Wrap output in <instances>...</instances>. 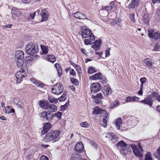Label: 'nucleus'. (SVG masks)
<instances>
[{"label":"nucleus","mask_w":160,"mask_h":160,"mask_svg":"<svg viewBox=\"0 0 160 160\" xmlns=\"http://www.w3.org/2000/svg\"><path fill=\"white\" fill-rule=\"evenodd\" d=\"M48 111L46 112V111H44V112H42V113H41V116L43 118H46V116H47V113H48Z\"/></svg>","instance_id":"51"},{"label":"nucleus","mask_w":160,"mask_h":160,"mask_svg":"<svg viewBox=\"0 0 160 160\" xmlns=\"http://www.w3.org/2000/svg\"><path fill=\"white\" fill-rule=\"evenodd\" d=\"M142 88L143 87H141L140 88V90L138 91V94L139 95H142L143 94V91H142Z\"/></svg>","instance_id":"59"},{"label":"nucleus","mask_w":160,"mask_h":160,"mask_svg":"<svg viewBox=\"0 0 160 160\" xmlns=\"http://www.w3.org/2000/svg\"><path fill=\"white\" fill-rule=\"evenodd\" d=\"M139 99V98L136 96L128 97L125 98V100L127 102H130L134 101H138Z\"/></svg>","instance_id":"24"},{"label":"nucleus","mask_w":160,"mask_h":160,"mask_svg":"<svg viewBox=\"0 0 160 160\" xmlns=\"http://www.w3.org/2000/svg\"><path fill=\"white\" fill-rule=\"evenodd\" d=\"M89 78L91 80L100 79H101V73L98 72L90 76Z\"/></svg>","instance_id":"26"},{"label":"nucleus","mask_w":160,"mask_h":160,"mask_svg":"<svg viewBox=\"0 0 160 160\" xmlns=\"http://www.w3.org/2000/svg\"><path fill=\"white\" fill-rule=\"evenodd\" d=\"M146 78L145 77H143L142 78H141L140 79V80L141 83V86H140L141 87H143V84L146 82Z\"/></svg>","instance_id":"46"},{"label":"nucleus","mask_w":160,"mask_h":160,"mask_svg":"<svg viewBox=\"0 0 160 160\" xmlns=\"http://www.w3.org/2000/svg\"><path fill=\"white\" fill-rule=\"evenodd\" d=\"M26 52L28 55L33 54L38 52V45L35 43H29L25 47Z\"/></svg>","instance_id":"3"},{"label":"nucleus","mask_w":160,"mask_h":160,"mask_svg":"<svg viewBox=\"0 0 160 160\" xmlns=\"http://www.w3.org/2000/svg\"><path fill=\"white\" fill-rule=\"evenodd\" d=\"M40 160H48V158L47 156L42 155L40 158Z\"/></svg>","instance_id":"57"},{"label":"nucleus","mask_w":160,"mask_h":160,"mask_svg":"<svg viewBox=\"0 0 160 160\" xmlns=\"http://www.w3.org/2000/svg\"><path fill=\"white\" fill-rule=\"evenodd\" d=\"M140 102L142 103L147 104L150 107H151L152 104V101L151 96L149 95H148L146 98L144 100H141Z\"/></svg>","instance_id":"15"},{"label":"nucleus","mask_w":160,"mask_h":160,"mask_svg":"<svg viewBox=\"0 0 160 160\" xmlns=\"http://www.w3.org/2000/svg\"><path fill=\"white\" fill-rule=\"evenodd\" d=\"M80 125L81 127L84 128H88L90 126L89 124L86 122L80 123Z\"/></svg>","instance_id":"40"},{"label":"nucleus","mask_w":160,"mask_h":160,"mask_svg":"<svg viewBox=\"0 0 160 160\" xmlns=\"http://www.w3.org/2000/svg\"><path fill=\"white\" fill-rule=\"evenodd\" d=\"M69 88L73 91L75 90V86L73 85L70 86H69Z\"/></svg>","instance_id":"63"},{"label":"nucleus","mask_w":160,"mask_h":160,"mask_svg":"<svg viewBox=\"0 0 160 160\" xmlns=\"http://www.w3.org/2000/svg\"><path fill=\"white\" fill-rule=\"evenodd\" d=\"M30 80L32 83L35 84L38 87L42 88L44 86L43 83H41L39 81L36 79L34 78H31Z\"/></svg>","instance_id":"20"},{"label":"nucleus","mask_w":160,"mask_h":160,"mask_svg":"<svg viewBox=\"0 0 160 160\" xmlns=\"http://www.w3.org/2000/svg\"><path fill=\"white\" fill-rule=\"evenodd\" d=\"M143 22L145 24H148L149 21V18L148 13H145L143 16Z\"/></svg>","instance_id":"30"},{"label":"nucleus","mask_w":160,"mask_h":160,"mask_svg":"<svg viewBox=\"0 0 160 160\" xmlns=\"http://www.w3.org/2000/svg\"><path fill=\"white\" fill-rule=\"evenodd\" d=\"M73 16L75 18L79 19L87 18L86 17L85 15L79 12H77L74 13Z\"/></svg>","instance_id":"21"},{"label":"nucleus","mask_w":160,"mask_h":160,"mask_svg":"<svg viewBox=\"0 0 160 160\" xmlns=\"http://www.w3.org/2000/svg\"><path fill=\"white\" fill-rule=\"evenodd\" d=\"M92 41L90 39V38L88 39H85L84 40V43L85 45H88L91 43V41Z\"/></svg>","instance_id":"48"},{"label":"nucleus","mask_w":160,"mask_h":160,"mask_svg":"<svg viewBox=\"0 0 160 160\" xmlns=\"http://www.w3.org/2000/svg\"><path fill=\"white\" fill-rule=\"evenodd\" d=\"M154 49L155 51H158L159 48V45L158 43H156L154 45Z\"/></svg>","instance_id":"50"},{"label":"nucleus","mask_w":160,"mask_h":160,"mask_svg":"<svg viewBox=\"0 0 160 160\" xmlns=\"http://www.w3.org/2000/svg\"><path fill=\"white\" fill-rule=\"evenodd\" d=\"M145 160H152V159L149 155L147 154L145 156Z\"/></svg>","instance_id":"58"},{"label":"nucleus","mask_w":160,"mask_h":160,"mask_svg":"<svg viewBox=\"0 0 160 160\" xmlns=\"http://www.w3.org/2000/svg\"><path fill=\"white\" fill-rule=\"evenodd\" d=\"M101 86L99 83H92L90 87V91L92 93H96L101 90Z\"/></svg>","instance_id":"8"},{"label":"nucleus","mask_w":160,"mask_h":160,"mask_svg":"<svg viewBox=\"0 0 160 160\" xmlns=\"http://www.w3.org/2000/svg\"><path fill=\"white\" fill-rule=\"evenodd\" d=\"M12 24H8V25H4L3 26V28H11L12 27Z\"/></svg>","instance_id":"60"},{"label":"nucleus","mask_w":160,"mask_h":160,"mask_svg":"<svg viewBox=\"0 0 160 160\" xmlns=\"http://www.w3.org/2000/svg\"><path fill=\"white\" fill-rule=\"evenodd\" d=\"M39 105L41 108L48 110L49 103L47 100H41L39 101Z\"/></svg>","instance_id":"13"},{"label":"nucleus","mask_w":160,"mask_h":160,"mask_svg":"<svg viewBox=\"0 0 160 160\" xmlns=\"http://www.w3.org/2000/svg\"><path fill=\"white\" fill-rule=\"evenodd\" d=\"M90 30L87 28H85L82 30L81 35L83 38H86L90 37V39L92 41H94L95 38L92 33L91 32Z\"/></svg>","instance_id":"6"},{"label":"nucleus","mask_w":160,"mask_h":160,"mask_svg":"<svg viewBox=\"0 0 160 160\" xmlns=\"http://www.w3.org/2000/svg\"><path fill=\"white\" fill-rule=\"evenodd\" d=\"M26 76L23 69L22 68L16 73V80L17 83H19L22 81L23 78Z\"/></svg>","instance_id":"7"},{"label":"nucleus","mask_w":160,"mask_h":160,"mask_svg":"<svg viewBox=\"0 0 160 160\" xmlns=\"http://www.w3.org/2000/svg\"><path fill=\"white\" fill-rule=\"evenodd\" d=\"M42 50V54H46L48 52V47L42 45H40Z\"/></svg>","instance_id":"32"},{"label":"nucleus","mask_w":160,"mask_h":160,"mask_svg":"<svg viewBox=\"0 0 160 160\" xmlns=\"http://www.w3.org/2000/svg\"><path fill=\"white\" fill-rule=\"evenodd\" d=\"M70 74L71 75L73 76L76 75V73L75 71L73 69H71L69 71Z\"/></svg>","instance_id":"55"},{"label":"nucleus","mask_w":160,"mask_h":160,"mask_svg":"<svg viewBox=\"0 0 160 160\" xmlns=\"http://www.w3.org/2000/svg\"><path fill=\"white\" fill-rule=\"evenodd\" d=\"M113 105L114 106H116L117 105H119V102L118 101L116 100V101H114L113 102Z\"/></svg>","instance_id":"64"},{"label":"nucleus","mask_w":160,"mask_h":160,"mask_svg":"<svg viewBox=\"0 0 160 160\" xmlns=\"http://www.w3.org/2000/svg\"><path fill=\"white\" fill-rule=\"evenodd\" d=\"M52 125L49 122H47L44 123L43 127V130L41 133L42 134L46 133L52 127Z\"/></svg>","instance_id":"14"},{"label":"nucleus","mask_w":160,"mask_h":160,"mask_svg":"<svg viewBox=\"0 0 160 160\" xmlns=\"http://www.w3.org/2000/svg\"><path fill=\"white\" fill-rule=\"evenodd\" d=\"M67 95V93L66 92H64L62 96L58 98V100L60 102H63L65 100L66 98V96Z\"/></svg>","instance_id":"38"},{"label":"nucleus","mask_w":160,"mask_h":160,"mask_svg":"<svg viewBox=\"0 0 160 160\" xmlns=\"http://www.w3.org/2000/svg\"><path fill=\"white\" fill-rule=\"evenodd\" d=\"M151 97L154 98L157 97L158 96V93L156 92H154L152 93L151 95H150Z\"/></svg>","instance_id":"54"},{"label":"nucleus","mask_w":160,"mask_h":160,"mask_svg":"<svg viewBox=\"0 0 160 160\" xmlns=\"http://www.w3.org/2000/svg\"><path fill=\"white\" fill-rule=\"evenodd\" d=\"M81 159L80 155L77 154L72 156L70 160H81Z\"/></svg>","instance_id":"39"},{"label":"nucleus","mask_w":160,"mask_h":160,"mask_svg":"<svg viewBox=\"0 0 160 160\" xmlns=\"http://www.w3.org/2000/svg\"><path fill=\"white\" fill-rule=\"evenodd\" d=\"M103 114H104V115L102 116V117H103L102 119V121L103 122V124H104L103 127L106 128L107 126V122L109 118V116L106 112H105V113H103Z\"/></svg>","instance_id":"25"},{"label":"nucleus","mask_w":160,"mask_h":160,"mask_svg":"<svg viewBox=\"0 0 160 160\" xmlns=\"http://www.w3.org/2000/svg\"><path fill=\"white\" fill-rule=\"evenodd\" d=\"M46 116V120L48 121L51 120L54 117L53 114L49 111H48Z\"/></svg>","instance_id":"35"},{"label":"nucleus","mask_w":160,"mask_h":160,"mask_svg":"<svg viewBox=\"0 0 160 160\" xmlns=\"http://www.w3.org/2000/svg\"><path fill=\"white\" fill-rule=\"evenodd\" d=\"M106 112V111L103 110L98 107H96L93 109V111L92 112V113L93 114L98 115L100 114H102L105 113Z\"/></svg>","instance_id":"19"},{"label":"nucleus","mask_w":160,"mask_h":160,"mask_svg":"<svg viewBox=\"0 0 160 160\" xmlns=\"http://www.w3.org/2000/svg\"><path fill=\"white\" fill-rule=\"evenodd\" d=\"M104 95L108 96L111 93V90L109 86H105L102 91Z\"/></svg>","instance_id":"18"},{"label":"nucleus","mask_w":160,"mask_h":160,"mask_svg":"<svg viewBox=\"0 0 160 160\" xmlns=\"http://www.w3.org/2000/svg\"><path fill=\"white\" fill-rule=\"evenodd\" d=\"M15 57L17 59H24V54L23 51H18L16 52Z\"/></svg>","instance_id":"17"},{"label":"nucleus","mask_w":160,"mask_h":160,"mask_svg":"<svg viewBox=\"0 0 160 160\" xmlns=\"http://www.w3.org/2000/svg\"><path fill=\"white\" fill-rule=\"evenodd\" d=\"M130 146L135 156L138 157H142L143 155L142 152L143 150L140 146V144H138V147L135 144H131Z\"/></svg>","instance_id":"5"},{"label":"nucleus","mask_w":160,"mask_h":160,"mask_svg":"<svg viewBox=\"0 0 160 160\" xmlns=\"http://www.w3.org/2000/svg\"><path fill=\"white\" fill-rule=\"evenodd\" d=\"M12 14V18L14 19H16L18 17H19L21 14V11L18 8L15 7H13L11 9Z\"/></svg>","instance_id":"10"},{"label":"nucleus","mask_w":160,"mask_h":160,"mask_svg":"<svg viewBox=\"0 0 160 160\" xmlns=\"http://www.w3.org/2000/svg\"><path fill=\"white\" fill-rule=\"evenodd\" d=\"M48 60L53 63L56 60V58L55 56L53 55H48Z\"/></svg>","instance_id":"33"},{"label":"nucleus","mask_w":160,"mask_h":160,"mask_svg":"<svg viewBox=\"0 0 160 160\" xmlns=\"http://www.w3.org/2000/svg\"><path fill=\"white\" fill-rule=\"evenodd\" d=\"M100 43V41L96 40L94 42V45L92 47L95 51H97L99 48Z\"/></svg>","instance_id":"28"},{"label":"nucleus","mask_w":160,"mask_h":160,"mask_svg":"<svg viewBox=\"0 0 160 160\" xmlns=\"http://www.w3.org/2000/svg\"><path fill=\"white\" fill-rule=\"evenodd\" d=\"M144 62L145 64L147 67L149 68H151L152 67V62L150 58H146L144 61Z\"/></svg>","instance_id":"27"},{"label":"nucleus","mask_w":160,"mask_h":160,"mask_svg":"<svg viewBox=\"0 0 160 160\" xmlns=\"http://www.w3.org/2000/svg\"><path fill=\"white\" fill-rule=\"evenodd\" d=\"M92 98L93 99L94 102L96 104H99L101 102L102 100L103 99V97L102 94L101 93H99L95 96L94 95H92Z\"/></svg>","instance_id":"11"},{"label":"nucleus","mask_w":160,"mask_h":160,"mask_svg":"<svg viewBox=\"0 0 160 160\" xmlns=\"http://www.w3.org/2000/svg\"><path fill=\"white\" fill-rule=\"evenodd\" d=\"M122 124V119L120 118H118L115 121V124L118 129H120V127Z\"/></svg>","instance_id":"29"},{"label":"nucleus","mask_w":160,"mask_h":160,"mask_svg":"<svg viewBox=\"0 0 160 160\" xmlns=\"http://www.w3.org/2000/svg\"><path fill=\"white\" fill-rule=\"evenodd\" d=\"M111 50V49L110 48H109L108 50H106V56L105 57H107L109 56L110 55V51Z\"/></svg>","instance_id":"56"},{"label":"nucleus","mask_w":160,"mask_h":160,"mask_svg":"<svg viewBox=\"0 0 160 160\" xmlns=\"http://www.w3.org/2000/svg\"><path fill=\"white\" fill-rule=\"evenodd\" d=\"M97 71L96 68L93 67H90L88 71V73L92 74Z\"/></svg>","instance_id":"41"},{"label":"nucleus","mask_w":160,"mask_h":160,"mask_svg":"<svg viewBox=\"0 0 160 160\" xmlns=\"http://www.w3.org/2000/svg\"><path fill=\"white\" fill-rule=\"evenodd\" d=\"M63 91V87L60 83H57L53 85L51 89L52 92L55 95H58L62 93Z\"/></svg>","instance_id":"4"},{"label":"nucleus","mask_w":160,"mask_h":160,"mask_svg":"<svg viewBox=\"0 0 160 160\" xmlns=\"http://www.w3.org/2000/svg\"><path fill=\"white\" fill-rule=\"evenodd\" d=\"M48 98L49 101L51 103H57V102H58L57 99L55 98L52 97L48 96Z\"/></svg>","instance_id":"36"},{"label":"nucleus","mask_w":160,"mask_h":160,"mask_svg":"<svg viewBox=\"0 0 160 160\" xmlns=\"http://www.w3.org/2000/svg\"><path fill=\"white\" fill-rule=\"evenodd\" d=\"M20 100L19 98H14L13 99V102L14 104H16V105L18 104V103L19 102Z\"/></svg>","instance_id":"49"},{"label":"nucleus","mask_w":160,"mask_h":160,"mask_svg":"<svg viewBox=\"0 0 160 160\" xmlns=\"http://www.w3.org/2000/svg\"><path fill=\"white\" fill-rule=\"evenodd\" d=\"M6 113H9L11 112L13 113L15 112V110L13 108H12L11 106H8L5 109Z\"/></svg>","instance_id":"37"},{"label":"nucleus","mask_w":160,"mask_h":160,"mask_svg":"<svg viewBox=\"0 0 160 160\" xmlns=\"http://www.w3.org/2000/svg\"><path fill=\"white\" fill-rule=\"evenodd\" d=\"M116 147L122 155H127L131 151V149L128 146V144L123 140L118 142L116 144Z\"/></svg>","instance_id":"2"},{"label":"nucleus","mask_w":160,"mask_h":160,"mask_svg":"<svg viewBox=\"0 0 160 160\" xmlns=\"http://www.w3.org/2000/svg\"><path fill=\"white\" fill-rule=\"evenodd\" d=\"M67 109V108L66 105H62L61 106V109L60 111H64L66 110Z\"/></svg>","instance_id":"61"},{"label":"nucleus","mask_w":160,"mask_h":160,"mask_svg":"<svg viewBox=\"0 0 160 160\" xmlns=\"http://www.w3.org/2000/svg\"><path fill=\"white\" fill-rule=\"evenodd\" d=\"M49 109L51 112H54L57 111V107L53 104H50L48 107V109Z\"/></svg>","instance_id":"34"},{"label":"nucleus","mask_w":160,"mask_h":160,"mask_svg":"<svg viewBox=\"0 0 160 160\" xmlns=\"http://www.w3.org/2000/svg\"><path fill=\"white\" fill-rule=\"evenodd\" d=\"M159 32H155L151 28H149L148 30V37L155 40H157L158 39Z\"/></svg>","instance_id":"9"},{"label":"nucleus","mask_w":160,"mask_h":160,"mask_svg":"<svg viewBox=\"0 0 160 160\" xmlns=\"http://www.w3.org/2000/svg\"><path fill=\"white\" fill-rule=\"evenodd\" d=\"M130 18L133 22H135V14L134 13H131L130 16Z\"/></svg>","instance_id":"47"},{"label":"nucleus","mask_w":160,"mask_h":160,"mask_svg":"<svg viewBox=\"0 0 160 160\" xmlns=\"http://www.w3.org/2000/svg\"><path fill=\"white\" fill-rule=\"evenodd\" d=\"M48 12L45 9L42 10L40 15L42 18L41 21H45L47 20L48 18Z\"/></svg>","instance_id":"22"},{"label":"nucleus","mask_w":160,"mask_h":160,"mask_svg":"<svg viewBox=\"0 0 160 160\" xmlns=\"http://www.w3.org/2000/svg\"><path fill=\"white\" fill-rule=\"evenodd\" d=\"M62 113L60 112H57L53 114L54 117H57L59 119H60L61 118V116L62 115Z\"/></svg>","instance_id":"45"},{"label":"nucleus","mask_w":160,"mask_h":160,"mask_svg":"<svg viewBox=\"0 0 160 160\" xmlns=\"http://www.w3.org/2000/svg\"><path fill=\"white\" fill-rule=\"evenodd\" d=\"M22 2L25 4L31 2L30 0H22Z\"/></svg>","instance_id":"62"},{"label":"nucleus","mask_w":160,"mask_h":160,"mask_svg":"<svg viewBox=\"0 0 160 160\" xmlns=\"http://www.w3.org/2000/svg\"><path fill=\"white\" fill-rule=\"evenodd\" d=\"M16 63L18 68H22V66H23L24 64L23 59H17Z\"/></svg>","instance_id":"31"},{"label":"nucleus","mask_w":160,"mask_h":160,"mask_svg":"<svg viewBox=\"0 0 160 160\" xmlns=\"http://www.w3.org/2000/svg\"><path fill=\"white\" fill-rule=\"evenodd\" d=\"M60 133L59 131L51 132L45 136L44 140L46 142L51 141H52V142H57L59 139V136Z\"/></svg>","instance_id":"1"},{"label":"nucleus","mask_w":160,"mask_h":160,"mask_svg":"<svg viewBox=\"0 0 160 160\" xmlns=\"http://www.w3.org/2000/svg\"><path fill=\"white\" fill-rule=\"evenodd\" d=\"M83 149L84 146L82 142L77 143L74 148V151L79 153L83 151Z\"/></svg>","instance_id":"16"},{"label":"nucleus","mask_w":160,"mask_h":160,"mask_svg":"<svg viewBox=\"0 0 160 160\" xmlns=\"http://www.w3.org/2000/svg\"><path fill=\"white\" fill-rule=\"evenodd\" d=\"M17 105H18L20 108H22L23 107L22 101L21 100H20Z\"/></svg>","instance_id":"52"},{"label":"nucleus","mask_w":160,"mask_h":160,"mask_svg":"<svg viewBox=\"0 0 160 160\" xmlns=\"http://www.w3.org/2000/svg\"><path fill=\"white\" fill-rule=\"evenodd\" d=\"M57 70L58 71V76L59 77H60L62 74V72L61 68H59V69H57Z\"/></svg>","instance_id":"53"},{"label":"nucleus","mask_w":160,"mask_h":160,"mask_svg":"<svg viewBox=\"0 0 160 160\" xmlns=\"http://www.w3.org/2000/svg\"><path fill=\"white\" fill-rule=\"evenodd\" d=\"M71 81L72 83L74 84L75 85H78L79 84V81L76 79L74 78H70Z\"/></svg>","instance_id":"43"},{"label":"nucleus","mask_w":160,"mask_h":160,"mask_svg":"<svg viewBox=\"0 0 160 160\" xmlns=\"http://www.w3.org/2000/svg\"><path fill=\"white\" fill-rule=\"evenodd\" d=\"M154 156L158 159H160V147L157 150V151L155 152Z\"/></svg>","instance_id":"42"},{"label":"nucleus","mask_w":160,"mask_h":160,"mask_svg":"<svg viewBox=\"0 0 160 160\" xmlns=\"http://www.w3.org/2000/svg\"><path fill=\"white\" fill-rule=\"evenodd\" d=\"M106 137L109 139L113 143L116 142L118 140L117 136L113 133H107Z\"/></svg>","instance_id":"12"},{"label":"nucleus","mask_w":160,"mask_h":160,"mask_svg":"<svg viewBox=\"0 0 160 160\" xmlns=\"http://www.w3.org/2000/svg\"><path fill=\"white\" fill-rule=\"evenodd\" d=\"M112 8V6H104L102 7V10H105L107 11H111Z\"/></svg>","instance_id":"44"},{"label":"nucleus","mask_w":160,"mask_h":160,"mask_svg":"<svg viewBox=\"0 0 160 160\" xmlns=\"http://www.w3.org/2000/svg\"><path fill=\"white\" fill-rule=\"evenodd\" d=\"M138 5V0H132L131 3L128 5L129 8H134Z\"/></svg>","instance_id":"23"}]
</instances>
